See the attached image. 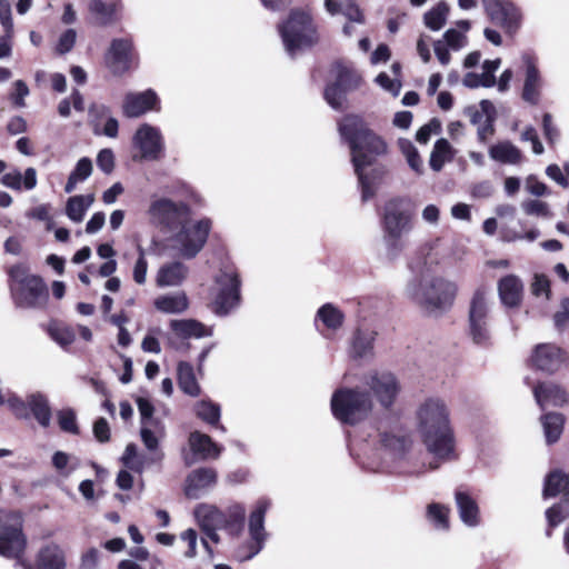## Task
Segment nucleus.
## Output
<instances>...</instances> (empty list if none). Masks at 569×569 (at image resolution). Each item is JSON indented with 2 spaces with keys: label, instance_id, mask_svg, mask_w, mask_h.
<instances>
[{
  "label": "nucleus",
  "instance_id": "1",
  "mask_svg": "<svg viewBox=\"0 0 569 569\" xmlns=\"http://www.w3.org/2000/svg\"><path fill=\"white\" fill-rule=\"evenodd\" d=\"M340 137L349 144L351 161L358 177L363 201L371 199L383 174L381 168H373L376 157L387 152L385 140L372 132L362 118L348 114L338 122Z\"/></svg>",
  "mask_w": 569,
  "mask_h": 569
},
{
  "label": "nucleus",
  "instance_id": "2",
  "mask_svg": "<svg viewBox=\"0 0 569 569\" xmlns=\"http://www.w3.org/2000/svg\"><path fill=\"white\" fill-rule=\"evenodd\" d=\"M417 430L427 450L439 461L453 456L450 410L445 399L428 397L416 410Z\"/></svg>",
  "mask_w": 569,
  "mask_h": 569
},
{
  "label": "nucleus",
  "instance_id": "3",
  "mask_svg": "<svg viewBox=\"0 0 569 569\" xmlns=\"http://www.w3.org/2000/svg\"><path fill=\"white\" fill-rule=\"evenodd\" d=\"M407 292L411 299L430 315H440L453 303L457 286L441 278L428 279L409 283Z\"/></svg>",
  "mask_w": 569,
  "mask_h": 569
},
{
  "label": "nucleus",
  "instance_id": "4",
  "mask_svg": "<svg viewBox=\"0 0 569 569\" xmlns=\"http://www.w3.org/2000/svg\"><path fill=\"white\" fill-rule=\"evenodd\" d=\"M9 287L14 303L20 308H39L46 305L48 291L42 279L31 274L28 267L17 264L9 270Z\"/></svg>",
  "mask_w": 569,
  "mask_h": 569
},
{
  "label": "nucleus",
  "instance_id": "5",
  "mask_svg": "<svg viewBox=\"0 0 569 569\" xmlns=\"http://www.w3.org/2000/svg\"><path fill=\"white\" fill-rule=\"evenodd\" d=\"M372 408L371 393L359 388L342 387L331 397V411L335 418L343 423H358L371 412Z\"/></svg>",
  "mask_w": 569,
  "mask_h": 569
},
{
  "label": "nucleus",
  "instance_id": "6",
  "mask_svg": "<svg viewBox=\"0 0 569 569\" xmlns=\"http://www.w3.org/2000/svg\"><path fill=\"white\" fill-rule=\"evenodd\" d=\"M381 226L387 249L390 254L395 256L402 248V236L412 228L411 214L407 209V201L405 199L392 198L385 203Z\"/></svg>",
  "mask_w": 569,
  "mask_h": 569
},
{
  "label": "nucleus",
  "instance_id": "7",
  "mask_svg": "<svg viewBox=\"0 0 569 569\" xmlns=\"http://www.w3.org/2000/svg\"><path fill=\"white\" fill-rule=\"evenodd\" d=\"M212 222L209 218L192 221L189 218L171 232V248L182 258H194L204 247Z\"/></svg>",
  "mask_w": 569,
  "mask_h": 569
},
{
  "label": "nucleus",
  "instance_id": "8",
  "mask_svg": "<svg viewBox=\"0 0 569 569\" xmlns=\"http://www.w3.org/2000/svg\"><path fill=\"white\" fill-rule=\"evenodd\" d=\"M287 52L293 57L298 50L312 46L318 37L311 17L302 11H292L289 19L279 27Z\"/></svg>",
  "mask_w": 569,
  "mask_h": 569
},
{
  "label": "nucleus",
  "instance_id": "9",
  "mask_svg": "<svg viewBox=\"0 0 569 569\" xmlns=\"http://www.w3.org/2000/svg\"><path fill=\"white\" fill-rule=\"evenodd\" d=\"M151 224L167 232H173L190 218V207L183 201H173L167 197L152 196L147 210Z\"/></svg>",
  "mask_w": 569,
  "mask_h": 569
},
{
  "label": "nucleus",
  "instance_id": "10",
  "mask_svg": "<svg viewBox=\"0 0 569 569\" xmlns=\"http://www.w3.org/2000/svg\"><path fill=\"white\" fill-rule=\"evenodd\" d=\"M270 506L271 501L267 498H261L256 502L248 520L249 539L241 543L234 552V557L239 561L250 560L263 549L268 538L264 518Z\"/></svg>",
  "mask_w": 569,
  "mask_h": 569
},
{
  "label": "nucleus",
  "instance_id": "11",
  "mask_svg": "<svg viewBox=\"0 0 569 569\" xmlns=\"http://www.w3.org/2000/svg\"><path fill=\"white\" fill-rule=\"evenodd\" d=\"M27 540L22 533V519L17 512L0 510V555L7 558L17 559V565L24 569H32L20 560Z\"/></svg>",
  "mask_w": 569,
  "mask_h": 569
},
{
  "label": "nucleus",
  "instance_id": "12",
  "mask_svg": "<svg viewBox=\"0 0 569 569\" xmlns=\"http://www.w3.org/2000/svg\"><path fill=\"white\" fill-rule=\"evenodd\" d=\"M468 335L473 343L487 346L490 342V301L488 292L478 288L470 300L468 312Z\"/></svg>",
  "mask_w": 569,
  "mask_h": 569
},
{
  "label": "nucleus",
  "instance_id": "13",
  "mask_svg": "<svg viewBox=\"0 0 569 569\" xmlns=\"http://www.w3.org/2000/svg\"><path fill=\"white\" fill-rule=\"evenodd\" d=\"M379 443L380 447L375 449L372 458L381 459L386 465H388L389 460L398 461L400 463V472L418 473L421 471L420 469H410L406 466L411 458L412 440L409 437L386 432L380 435Z\"/></svg>",
  "mask_w": 569,
  "mask_h": 569
},
{
  "label": "nucleus",
  "instance_id": "14",
  "mask_svg": "<svg viewBox=\"0 0 569 569\" xmlns=\"http://www.w3.org/2000/svg\"><path fill=\"white\" fill-rule=\"evenodd\" d=\"M7 403L19 419H29L32 416L43 428H48L51 423L52 413L49 399L42 392H32L27 396L26 400L11 395L7 398Z\"/></svg>",
  "mask_w": 569,
  "mask_h": 569
},
{
  "label": "nucleus",
  "instance_id": "15",
  "mask_svg": "<svg viewBox=\"0 0 569 569\" xmlns=\"http://www.w3.org/2000/svg\"><path fill=\"white\" fill-rule=\"evenodd\" d=\"M363 382L385 409H389L395 403L401 390L398 378L387 370L368 372L363 378Z\"/></svg>",
  "mask_w": 569,
  "mask_h": 569
},
{
  "label": "nucleus",
  "instance_id": "16",
  "mask_svg": "<svg viewBox=\"0 0 569 569\" xmlns=\"http://www.w3.org/2000/svg\"><path fill=\"white\" fill-rule=\"evenodd\" d=\"M194 517L206 538L201 539V543L208 553L209 560L213 558V550L208 543L210 539L214 543L220 542L219 529H224L226 515L216 506L201 503L194 509Z\"/></svg>",
  "mask_w": 569,
  "mask_h": 569
},
{
  "label": "nucleus",
  "instance_id": "17",
  "mask_svg": "<svg viewBox=\"0 0 569 569\" xmlns=\"http://www.w3.org/2000/svg\"><path fill=\"white\" fill-rule=\"evenodd\" d=\"M132 144L139 152L134 159L157 161L163 157V136L159 128L149 123H143L137 129L132 137Z\"/></svg>",
  "mask_w": 569,
  "mask_h": 569
},
{
  "label": "nucleus",
  "instance_id": "18",
  "mask_svg": "<svg viewBox=\"0 0 569 569\" xmlns=\"http://www.w3.org/2000/svg\"><path fill=\"white\" fill-rule=\"evenodd\" d=\"M529 361L535 369L555 375L569 367V352L553 343H539L533 348Z\"/></svg>",
  "mask_w": 569,
  "mask_h": 569
},
{
  "label": "nucleus",
  "instance_id": "19",
  "mask_svg": "<svg viewBox=\"0 0 569 569\" xmlns=\"http://www.w3.org/2000/svg\"><path fill=\"white\" fill-rule=\"evenodd\" d=\"M240 280L232 270L222 271L216 280V296L213 299L214 312L226 315L240 301Z\"/></svg>",
  "mask_w": 569,
  "mask_h": 569
},
{
  "label": "nucleus",
  "instance_id": "20",
  "mask_svg": "<svg viewBox=\"0 0 569 569\" xmlns=\"http://www.w3.org/2000/svg\"><path fill=\"white\" fill-rule=\"evenodd\" d=\"M525 69L522 99L530 104H538L540 101L543 80L538 69L537 59L526 52L521 56Z\"/></svg>",
  "mask_w": 569,
  "mask_h": 569
},
{
  "label": "nucleus",
  "instance_id": "21",
  "mask_svg": "<svg viewBox=\"0 0 569 569\" xmlns=\"http://www.w3.org/2000/svg\"><path fill=\"white\" fill-rule=\"evenodd\" d=\"M482 4L487 14L496 24L501 26L509 32L518 28L521 14L518 8L511 2L502 0H482Z\"/></svg>",
  "mask_w": 569,
  "mask_h": 569
},
{
  "label": "nucleus",
  "instance_id": "22",
  "mask_svg": "<svg viewBox=\"0 0 569 569\" xmlns=\"http://www.w3.org/2000/svg\"><path fill=\"white\" fill-rule=\"evenodd\" d=\"M108 68L114 74L128 71L133 60V46L130 38H119L111 41L104 57Z\"/></svg>",
  "mask_w": 569,
  "mask_h": 569
},
{
  "label": "nucleus",
  "instance_id": "23",
  "mask_svg": "<svg viewBox=\"0 0 569 569\" xmlns=\"http://www.w3.org/2000/svg\"><path fill=\"white\" fill-rule=\"evenodd\" d=\"M158 103L157 93L151 89L130 92L124 97L122 111L128 118H138L150 110H158Z\"/></svg>",
  "mask_w": 569,
  "mask_h": 569
},
{
  "label": "nucleus",
  "instance_id": "24",
  "mask_svg": "<svg viewBox=\"0 0 569 569\" xmlns=\"http://www.w3.org/2000/svg\"><path fill=\"white\" fill-rule=\"evenodd\" d=\"M532 391L536 402L541 409L546 406L563 407L569 401L567 390L552 381L539 382Z\"/></svg>",
  "mask_w": 569,
  "mask_h": 569
},
{
  "label": "nucleus",
  "instance_id": "25",
  "mask_svg": "<svg viewBox=\"0 0 569 569\" xmlns=\"http://www.w3.org/2000/svg\"><path fill=\"white\" fill-rule=\"evenodd\" d=\"M89 114L93 124L94 134H103L108 138H116L118 136L119 122L111 116L109 107L101 103H93L89 108Z\"/></svg>",
  "mask_w": 569,
  "mask_h": 569
},
{
  "label": "nucleus",
  "instance_id": "26",
  "mask_svg": "<svg viewBox=\"0 0 569 569\" xmlns=\"http://www.w3.org/2000/svg\"><path fill=\"white\" fill-rule=\"evenodd\" d=\"M498 293L505 307L516 308L522 300L523 284L517 276L508 274L499 280Z\"/></svg>",
  "mask_w": 569,
  "mask_h": 569
},
{
  "label": "nucleus",
  "instance_id": "27",
  "mask_svg": "<svg viewBox=\"0 0 569 569\" xmlns=\"http://www.w3.org/2000/svg\"><path fill=\"white\" fill-rule=\"evenodd\" d=\"M188 267L180 261H171L162 264L156 276V283L160 288L178 287L188 277Z\"/></svg>",
  "mask_w": 569,
  "mask_h": 569
},
{
  "label": "nucleus",
  "instance_id": "28",
  "mask_svg": "<svg viewBox=\"0 0 569 569\" xmlns=\"http://www.w3.org/2000/svg\"><path fill=\"white\" fill-rule=\"evenodd\" d=\"M190 450L200 460L217 459L222 448L211 437L200 431H193L188 440Z\"/></svg>",
  "mask_w": 569,
  "mask_h": 569
},
{
  "label": "nucleus",
  "instance_id": "29",
  "mask_svg": "<svg viewBox=\"0 0 569 569\" xmlns=\"http://www.w3.org/2000/svg\"><path fill=\"white\" fill-rule=\"evenodd\" d=\"M169 327L172 336L177 339L203 338L212 335L210 328L194 319H173Z\"/></svg>",
  "mask_w": 569,
  "mask_h": 569
},
{
  "label": "nucleus",
  "instance_id": "30",
  "mask_svg": "<svg viewBox=\"0 0 569 569\" xmlns=\"http://www.w3.org/2000/svg\"><path fill=\"white\" fill-rule=\"evenodd\" d=\"M37 171L34 168H27L22 173L19 169H12L2 174L0 182L14 191L32 190L37 186Z\"/></svg>",
  "mask_w": 569,
  "mask_h": 569
},
{
  "label": "nucleus",
  "instance_id": "31",
  "mask_svg": "<svg viewBox=\"0 0 569 569\" xmlns=\"http://www.w3.org/2000/svg\"><path fill=\"white\" fill-rule=\"evenodd\" d=\"M455 499L461 521L468 527H477L480 523V511L477 501L462 490L456 491Z\"/></svg>",
  "mask_w": 569,
  "mask_h": 569
},
{
  "label": "nucleus",
  "instance_id": "32",
  "mask_svg": "<svg viewBox=\"0 0 569 569\" xmlns=\"http://www.w3.org/2000/svg\"><path fill=\"white\" fill-rule=\"evenodd\" d=\"M216 481L217 472L214 469L199 468L188 476L186 495L189 498H198L200 491L213 486Z\"/></svg>",
  "mask_w": 569,
  "mask_h": 569
},
{
  "label": "nucleus",
  "instance_id": "33",
  "mask_svg": "<svg viewBox=\"0 0 569 569\" xmlns=\"http://www.w3.org/2000/svg\"><path fill=\"white\" fill-rule=\"evenodd\" d=\"M66 553L57 543L43 546L37 556V569H64Z\"/></svg>",
  "mask_w": 569,
  "mask_h": 569
},
{
  "label": "nucleus",
  "instance_id": "34",
  "mask_svg": "<svg viewBox=\"0 0 569 569\" xmlns=\"http://www.w3.org/2000/svg\"><path fill=\"white\" fill-rule=\"evenodd\" d=\"M154 308L163 313L179 315L189 308V299L182 291L167 293L156 298Z\"/></svg>",
  "mask_w": 569,
  "mask_h": 569
},
{
  "label": "nucleus",
  "instance_id": "35",
  "mask_svg": "<svg viewBox=\"0 0 569 569\" xmlns=\"http://www.w3.org/2000/svg\"><path fill=\"white\" fill-rule=\"evenodd\" d=\"M492 160L505 164H519L522 160L521 150L510 141H500L489 148Z\"/></svg>",
  "mask_w": 569,
  "mask_h": 569
},
{
  "label": "nucleus",
  "instance_id": "36",
  "mask_svg": "<svg viewBox=\"0 0 569 569\" xmlns=\"http://www.w3.org/2000/svg\"><path fill=\"white\" fill-rule=\"evenodd\" d=\"M377 332L371 329H358L352 339L351 356L353 358H367L373 355V342Z\"/></svg>",
  "mask_w": 569,
  "mask_h": 569
},
{
  "label": "nucleus",
  "instance_id": "37",
  "mask_svg": "<svg viewBox=\"0 0 569 569\" xmlns=\"http://www.w3.org/2000/svg\"><path fill=\"white\" fill-rule=\"evenodd\" d=\"M89 10L101 24H110L117 19L120 0H91Z\"/></svg>",
  "mask_w": 569,
  "mask_h": 569
},
{
  "label": "nucleus",
  "instance_id": "38",
  "mask_svg": "<svg viewBox=\"0 0 569 569\" xmlns=\"http://www.w3.org/2000/svg\"><path fill=\"white\" fill-rule=\"evenodd\" d=\"M559 493H562L565 499L569 500V472L563 473L561 470H555L546 478L543 496L555 497Z\"/></svg>",
  "mask_w": 569,
  "mask_h": 569
},
{
  "label": "nucleus",
  "instance_id": "39",
  "mask_svg": "<svg viewBox=\"0 0 569 569\" xmlns=\"http://www.w3.org/2000/svg\"><path fill=\"white\" fill-rule=\"evenodd\" d=\"M547 443H555L559 440L566 418L560 412H548L540 418Z\"/></svg>",
  "mask_w": 569,
  "mask_h": 569
},
{
  "label": "nucleus",
  "instance_id": "40",
  "mask_svg": "<svg viewBox=\"0 0 569 569\" xmlns=\"http://www.w3.org/2000/svg\"><path fill=\"white\" fill-rule=\"evenodd\" d=\"M178 385L184 393L191 397H198L201 392L192 366L184 361L178 365Z\"/></svg>",
  "mask_w": 569,
  "mask_h": 569
},
{
  "label": "nucleus",
  "instance_id": "41",
  "mask_svg": "<svg viewBox=\"0 0 569 569\" xmlns=\"http://www.w3.org/2000/svg\"><path fill=\"white\" fill-rule=\"evenodd\" d=\"M93 201V194L70 197L67 201L66 214L73 222H81Z\"/></svg>",
  "mask_w": 569,
  "mask_h": 569
},
{
  "label": "nucleus",
  "instance_id": "42",
  "mask_svg": "<svg viewBox=\"0 0 569 569\" xmlns=\"http://www.w3.org/2000/svg\"><path fill=\"white\" fill-rule=\"evenodd\" d=\"M194 412L199 419L211 426H217L222 432L226 428L219 425L221 417L220 406L211 400H201L194 405Z\"/></svg>",
  "mask_w": 569,
  "mask_h": 569
},
{
  "label": "nucleus",
  "instance_id": "43",
  "mask_svg": "<svg viewBox=\"0 0 569 569\" xmlns=\"http://www.w3.org/2000/svg\"><path fill=\"white\" fill-rule=\"evenodd\" d=\"M335 82L347 92L357 89L361 84V76L352 68L337 63L333 66Z\"/></svg>",
  "mask_w": 569,
  "mask_h": 569
},
{
  "label": "nucleus",
  "instance_id": "44",
  "mask_svg": "<svg viewBox=\"0 0 569 569\" xmlns=\"http://www.w3.org/2000/svg\"><path fill=\"white\" fill-rule=\"evenodd\" d=\"M226 515V526L224 529L229 535L233 537H238L242 529L246 518V508L241 503H233L227 508Z\"/></svg>",
  "mask_w": 569,
  "mask_h": 569
},
{
  "label": "nucleus",
  "instance_id": "45",
  "mask_svg": "<svg viewBox=\"0 0 569 569\" xmlns=\"http://www.w3.org/2000/svg\"><path fill=\"white\" fill-rule=\"evenodd\" d=\"M453 158V149L446 139L436 141L430 154L429 164L433 171H440L446 162Z\"/></svg>",
  "mask_w": 569,
  "mask_h": 569
},
{
  "label": "nucleus",
  "instance_id": "46",
  "mask_svg": "<svg viewBox=\"0 0 569 569\" xmlns=\"http://www.w3.org/2000/svg\"><path fill=\"white\" fill-rule=\"evenodd\" d=\"M92 169V161L87 157L81 158L71 171L64 191L71 193L79 182H83L91 176Z\"/></svg>",
  "mask_w": 569,
  "mask_h": 569
},
{
  "label": "nucleus",
  "instance_id": "47",
  "mask_svg": "<svg viewBox=\"0 0 569 569\" xmlns=\"http://www.w3.org/2000/svg\"><path fill=\"white\" fill-rule=\"evenodd\" d=\"M448 14L449 6L440 1L423 14V22L430 30L438 31L446 24Z\"/></svg>",
  "mask_w": 569,
  "mask_h": 569
},
{
  "label": "nucleus",
  "instance_id": "48",
  "mask_svg": "<svg viewBox=\"0 0 569 569\" xmlns=\"http://www.w3.org/2000/svg\"><path fill=\"white\" fill-rule=\"evenodd\" d=\"M343 313L333 305L326 303L319 308L316 320L320 321L327 329L337 330L343 323Z\"/></svg>",
  "mask_w": 569,
  "mask_h": 569
},
{
  "label": "nucleus",
  "instance_id": "49",
  "mask_svg": "<svg viewBox=\"0 0 569 569\" xmlns=\"http://www.w3.org/2000/svg\"><path fill=\"white\" fill-rule=\"evenodd\" d=\"M426 517L437 530L449 529V508L447 506L438 502L429 503Z\"/></svg>",
  "mask_w": 569,
  "mask_h": 569
},
{
  "label": "nucleus",
  "instance_id": "50",
  "mask_svg": "<svg viewBox=\"0 0 569 569\" xmlns=\"http://www.w3.org/2000/svg\"><path fill=\"white\" fill-rule=\"evenodd\" d=\"M48 332L61 347H68L76 339V329L60 323H51Z\"/></svg>",
  "mask_w": 569,
  "mask_h": 569
},
{
  "label": "nucleus",
  "instance_id": "51",
  "mask_svg": "<svg viewBox=\"0 0 569 569\" xmlns=\"http://www.w3.org/2000/svg\"><path fill=\"white\" fill-rule=\"evenodd\" d=\"M347 93L348 92L343 90L342 87H340L337 82H333L326 87L323 94L326 101L331 108L341 110L345 107Z\"/></svg>",
  "mask_w": 569,
  "mask_h": 569
},
{
  "label": "nucleus",
  "instance_id": "52",
  "mask_svg": "<svg viewBox=\"0 0 569 569\" xmlns=\"http://www.w3.org/2000/svg\"><path fill=\"white\" fill-rule=\"evenodd\" d=\"M58 425L64 432L71 435L79 433V427L77 423V415L73 409L64 408L57 412Z\"/></svg>",
  "mask_w": 569,
  "mask_h": 569
},
{
  "label": "nucleus",
  "instance_id": "53",
  "mask_svg": "<svg viewBox=\"0 0 569 569\" xmlns=\"http://www.w3.org/2000/svg\"><path fill=\"white\" fill-rule=\"evenodd\" d=\"M549 527L553 528L569 517V500L557 503L546 511Z\"/></svg>",
  "mask_w": 569,
  "mask_h": 569
},
{
  "label": "nucleus",
  "instance_id": "54",
  "mask_svg": "<svg viewBox=\"0 0 569 569\" xmlns=\"http://www.w3.org/2000/svg\"><path fill=\"white\" fill-rule=\"evenodd\" d=\"M540 232L537 229H530L527 232H518L517 230L503 227L500 231L501 240L505 242H516L519 240H527L529 242L535 241L539 237Z\"/></svg>",
  "mask_w": 569,
  "mask_h": 569
},
{
  "label": "nucleus",
  "instance_id": "55",
  "mask_svg": "<svg viewBox=\"0 0 569 569\" xmlns=\"http://www.w3.org/2000/svg\"><path fill=\"white\" fill-rule=\"evenodd\" d=\"M546 174L562 188L569 189V160L563 163V169L558 164H549Z\"/></svg>",
  "mask_w": 569,
  "mask_h": 569
},
{
  "label": "nucleus",
  "instance_id": "56",
  "mask_svg": "<svg viewBox=\"0 0 569 569\" xmlns=\"http://www.w3.org/2000/svg\"><path fill=\"white\" fill-rule=\"evenodd\" d=\"M139 257L133 266L132 277L138 284H143L147 280L148 261L146 259V251L141 246H138Z\"/></svg>",
  "mask_w": 569,
  "mask_h": 569
},
{
  "label": "nucleus",
  "instance_id": "57",
  "mask_svg": "<svg viewBox=\"0 0 569 569\" xmlns=\"http://www.w3.org/2000/svg\"><path fill=\"white\" fill-rule=\"evenodd\" d=\"M442 41L449 49L458 51L466 47L467 36L463 32L458 31L457 29H448L443 34Z\"/></svg>",
  "mask_w": 569,
  "mask_h": 569
},
{
  "label": "nucleus",
  "instance_id": "58",
  "mask_svg": "<svg viewBox=\"0 0 569 569\" xmlns=\"http://www.w3.org/2000/svg\"><path fill=\"white\" fill-rule=\"evenodd\" d=\"M154 425H143L141 426L140 435L144 447L149 452H162L159 449V440L154 431L151 430V427Z\"/></svg>",
  "mask_w": 569,
  "mask_h": 569
},
{
  "label": "nucleus",
  "instance_id": "59",
  "mask_svg": "<svg viewBox=\"0 0 569 569\" xmlns=\"http://www.w3.org/2000/svg\"><path fill=\"white\" fill-rule=\"evenodd\" d=\"M542 130L547 142L550 146H555L559 140L560 133L550 113H545L542 117Z\"/></svg>",
  "mask_w": 569,
  "mask_h": 569
},
{
  "label": "nucleus",
  "instance_id": "60",
  "mask_svg": "<svg viewBox=\"0 0 569 569\" xmlns=\"http://www.w3.org/2000/svg\"><path fill=\"white\" fill-rule=\"evenodd\" d=\"M77 40V32L74 29H67L63 31L57 42L56 51L59 54H64L73 48Z\"/></svg>",
  "mask_w": 569,
  "mask_h": 569
},
{
  "label": "nucleus",
  "instance_id": "61",
  "mask_svg": "<svg viewBox=\"0 0 569 569\" xmlns=\"http://www.w3.org/2000/svg\"><path fill=\"white\" fill-rule=\"evenodd\" d=\"M138 456L139 453L137 446L134 443H129L127 445L126 450L121 457V462L126 468L137 473H141V465L134 461Z\"/></svg>",
  "mask_w": 569,
  "mask_h": 569
},
{
  "label": "nucleus",
  "instance_id": "62",
  "mask_svg": "<svg viewBox=\"0 0 569 569\" xmlns=\"http://www.w3.org/2000/svg\"><path fill=\"white\" fill-rule=\"evenodd\" d=\"M522 210L529 216L549 217L550 211L546 202L540 200H527L521 203Z\"/></svg>",
  "mask_w": 569,
  "mask_h": 569
},
{
  "label": "nucleus",
  "instance_id": "63",
  "mask_svg": "<svg viewBox=\"0 0 569 569\" xmlns=\"http://www.w3.org/2000/svg\"><path fill=\"white\" fill-rule=\"evenodd\" d=\"M70 461L71 457L63 451H57L52 457L54 468L64 477H68L77 467V465H72L68 468Z\"/></svg>",
  "mask_w": 569,
  "mask_h": 569
},
{
  "label": "nucleus",
  "instance_id": "64",
  "mask_svg": "<svg viewBox=\"0 0 569 569\" xmlns=\"http://www.w3.org/2000/svg\"><path fill=\"white\" fill-rule=\"evenodd\" d=\"M97 166L98 168L109 174L114 169V153L111 149L106 148L99 151L97 156Z\"/></svg>",
  "mask_w": 569,
  "mask_h": 569
}]
</instances>
